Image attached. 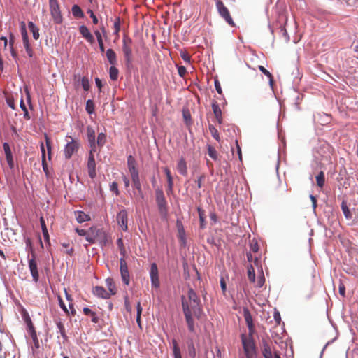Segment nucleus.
Masks as SVG:
<instances>
[{"label":"nucleus","mask_w":358,"mask_h":358,"mask_svg":"<svg viewBox=\"0 0 358 358\" xmlns=\"http://www.w3.org/2000/svg\"><path fill=\"white\" fill-rule=\"evenodd\" d=\"M82 82V86L85 91H88L90 87L89 80L87 77L84 76L82 78L81 80Z\"/></svg>","instance_id":"49"},{"label":"nucleus","mask_w":358,"mask_h":358,"mask_svg":"<svg viewBox=\"0 0 358 358\" xmlns=\"http://www.w3.org/2000/svg\"><path fill=\"white\" fill-rule=\"evenodd\" d=\"M316 182L319 187L322 188L324 187L325 183V176L323 171H320L316 176Z\"/></svg>","instance_id":"32"},{"label":"nucleus","mask_w":358,"mask_h":358,"mask_svg":"<svg viewBox=\"0 0 358 358\" xmlns=\"http://www.w3.org/2000/svg\"><path fill=\"white\" fill-rule=\"evenodd\" d=\"M197 210L199 216L200 227L203 229L205 227V211L200 207L197 208Z\"/></svg>","instance_id":"34"},{"label":"nucleus","mask_w":358,"mask_h":358,"mask_svg":"<svg viewBox=\"0 0 358 358\" xmlns=\"http://www.w3.org/2000/svg\"><path fill=\"white\" fill-rule=\"evenodd\" d=\"M235 143H236V147L235 148H231V152H232V155L233 156L235 155V151L238 157V159L240 160H241L242 159V155H241V147L239 146L238 143V141L236 140L235 141Z\"/></svg>","instance_id":"42"},{"label":"nucleus","mask_w":358,"mask_h":358,"mask_svg":"<svg viewBox=\"0 0 358 358\" xmlns=\"http://www.w3.org/2000/svg\"><path fill=\"white\" fill-rule=\"evenodd\" d=\"M106 57L108 62L111 65H115L117 64V56L116 53L113 49H108L106 51Z\"/></svg>","instance_id":"24"},{"label":"nucleus","mask_w":358,"mask_h":358,"mask_svg":"<svg viewBox=\"0 0 358 358\" xmlns=\"http://www.w3.org/2000/svg\"><path fill=\"white\" fill-rule=\"evenodd\" d=\"M208 155L213 159H215L217 157V152L216 150L211 146H208Z\"/></svg>","instance_id":"54"},{"label":"nucleus","mask_w":358,"mask_h":358,"mask_svg":"<svg viewBox=\"0 0 358 358\" xmlns=\"http://www.w3.org/2000/svg\"><path fill=\"white\" fill-rule=\"evenodd\" d=\"M214 85H215V87L217 93L220 94H222V90L221 84H220V81L218 80V78L217 76L214 78Z\"/></svg>","instance_id":"50"},{"label":"nucleus","mask_w":358,"mask_h":358,"mask_svg":"<svg viewBox=\"0 0 358 358\" xmlns=\"http://www.w3.org/2000/svg\"><path fill=\"white\" fill-rule=\"evenodd\" d=\"M57 327L59 329V332H60L62 336L64 337V338H66V333H65V328H64V326L62 324V322H57Z\"/></svg>","instance_id":"52"},{"label":"nucleus","mask_w":358,"mask_h":358,"mask_svg":"<svg viewBox=\"0 0 358 358\" xmlns=\"http://www.w3.org/2000/svg\"><path fill=\"white\" fill-rule=\"evenodd\" d=\"M178 73L180 77H184L187 73L186 68L183 66H178Z\"/></svg>","instance_id":"61"},{"label":"nucleus","mask_w":358,"mask_h":358,"mask_svg":"<svg viewBox=\"0 0 358 358\" xmlns=\"http://www.w3.org/2000/svg\"><path fill=\"white\" fill-rule=\"evenodd\" d=\"M247 259H248V262H254V264L256 266H258V262H259L258 258L256 257H253L250 252L247 254Z\"/></svg>","instance_id":"57"},{"label":"nucleus","mask_w":358,"mask_h":358,"mask_svg":"<svg viewBox=\"0 0 358 358\" xmlns=\"http://www.w3.org/2000/svg\"><path fill=\"white\" fill-rule=\"evenodd\" d=\"M119 71L118 69L112 65L109 69L110 78L112 80H117L118 78Z\"/></svg>","instance_id":"35"},{"label":"nucleus","mask_w":358,"mask_h":358,"mask_svg":"<svg viewBox=\"0 0 358 358\" xmlns=\"http://www.w3.org/2000/svg\"><path fill=\"white\" fill-rule=\"evenodd\" d=\"M185 300L187 302L190 309L192 310V313H194V316H195L197 318H199L201 314V308L200 305V300L199 297L197 296L195 292L190 288L188 291V301L185 299L184 297H182V301Z\"/></svg>","instance_id":"2"},{"label":"nucleus","mask_w":358,"mask_h":358,"mask_svg":"<svg viewBox=\"0 0 358 358\" xmlns=\"http://www.w3.org/2000/svg\"><path fill=\"white\" fill-rule=\"evenodd\" d=\"M3 148L6 155V161L10 168H13L14 166L12 152L10 148V145L8 143H4L3 144Z\"/></svg>","instance_id":"18"},{"label":"nucleus","mask_w":358,"mask_h":358,"mask_svg":"<svg viewBox=\"0 0 358 358\" xmlns=\"http://www.w3.org/2000/svg\"><path fill=\"white\" fill-rule=\"evenodd\" d=\"M136 309H137L136 322H137L138 325L139 326V327L141 328V313H142V307L141 306V302L140 301H138L137 303Z\"/></svg>","instance_id":"43"},{"label":"nucleus","mask_w":358,"mask_h":358,"mask_svg":"<svg viewBox=\"0 0 358 358\" xmlns=\"http://www.w3.org/2000/svg\"><path fill=\"white\" fill-rule=\"evenodd\" d=\"M75 215H76V220L79 223H83L85 221H89L91 220L90 215L86 214L83 211H80V210L76 211Z\"/></svg>","instance_id":"22"},{"label":"nucleus","mask_w":358,"mask_h":358,"mask_svg":"<svg viewBox=\"0 0 358 358\" xmlns=\"http://www.w3.org/2000/svg\"><path fill=\"white\" fill-rule=\"evenodd\" d=\"M106 284L107 287L108 288V292L110 294L115 295L116 294V286L115 285V282L113 280L110 278H108L106 280Z\"/></svg>","instance_id":"29"},{"label":"nucleus","mask_w":358,"mask_h":358,"mask_svg":"<svg viewBox=\"0 0 358 358\" xmlns=\"http://www.w3.org/2000/svg\"><path fill=\"white\" fill-rule=\"evenodd\" d=\"M212 110L217 122L220 124L222 122V112L217 101H213Z\"/></svg>","instance_id":"16"},{"label":"nucleus","mask_w":358,"mask_h":358,"mask_svg":"<svg viewBox=\"0 0 358 358\" xmlns=\"http://www.w3.org/2000/svg\"><path fill=\"white\" fill-rule=\"evenodd\" d=\"M262 352L264 358H273L271 346L266 341H263Z\"/></svg>","instance_id":"21"},{"label":"nucleus","mask_w":358,"mask_h":358,"mask_svg":"<svg viewBox=\"0 0 358 358\" xmlns=\"http://www.w3.org/2000/svg\"><path fill=\"white\" fill-rule=\"evenodd\" d=\"M156 202L158 206L159 212L162 217H166L167 215V203L164 194L161 189L156 191Z\"/></svg>","instance_id":"8"},{"label":"nucleus","mask_w":358,"mask_h":358,"mask_svg":"<svg viewBox=\"0 0 358 358\" xmlns=\"http://www.w3.org/2000/svg\"><path fill=\"white\" fill-rule=\"evenodd\" d=\"M273 318L276 322L277 324H280V322H281V317H280V313L275 310L274 311V313H273Z\"/></svg>","instance_id":"60"},{"label":"nucleus","mask_w":358,"mask_h":358,"mask_svg":"<svg viewBox=\"0 0 358 358\" xmlns=\"http://www.w3.org/2000/svg\"><path fill=\"white\" fill-rule=\"evenodd\" d=\"M178 241L180 242V244L182 245V246H185L186 245V235H185V230H182V231H178Z\"/></svg>","instance_id":"38"},{"label":"nucleus","mask_w":358,"mask_h":358,"mask_svg":"<svg viewBox=\"0 0 358 358\" xmlns=\"http://www.w3.org/2000/svg\"><path fill=\"white\" fill-rule=\"evenodd\" d=\"M220 14L224 17V6L221 0H215Z\"/></svg>","instance_id":"51"},{"label":"nucleus","mask_w":358,"mask_h":358,"mask_svg":"<svg viewBox=\"0 0 358 358\" xmlns=\"http://www.w3.org/2000/svg\"><path fill=\"white\" fill-rule=\"evenodd\" d=\"M29 268L33 280L35 282H37L39 279V274H38V271L37 263L36 261V256H34V257H32L31 259H30L29 260Z\"/></svg>","instance_id":"14"},{"label":"nucleus","mask_w":358,"mask_h":358,"mask_svg":"<svg viewBox=\"0 0 358 358\" xmlns=\"http://www.w3.org/2000/svg\"><path fill=\"white\" fill-rule=\"evenodd\" d=\"M87 139L90 144V150L96 151L95 131L91 127L87 128Z\"/></svg>","instance_id":"15"},{"label":"nucleus","mask_w":358,"mask_h":358,"mask_svg":"<svg viewBox=\"0 0 358 358\" xmlns=\"http://www.w3.org/2000/svg\"><path fill=\"white\" fill-rule=\"evenodd\" d=\"M150 276L151 280V285L155 288H159L160 285L159 280V272L157 266L155 263H152L150 266Z\"/></svg>","instance_id":"12"},{"label":"nucleus","mask_w":358,"mask_h":358,"mask_svg":"<svg viewBox=\"0 0 358 358\" xmlns=\"http://www.w3.org/2000/svg\"><path fill=\"white\" fill-rule=\"evenodd\" d=\"M176 169L178 171L182 176H187V163L184 157H181L178 162Z\"/></svg>","instance_id":"20"},{"label":"nucleus","mask_w":358,"mask_h":358,"mask_svg":"<svg viewBox=\"0 0 358 358\" xmlns=\"http://www.w3.org/2000/svg\"><path fill=\"white\" fill-rule=\"evenodd\" d=\"M225 21L231 27H235V24L233 21L232 17L230 15L229 11L225 7Z\"/></svg>","instance_id":"47"},{"label":"nucleus","mask_w":358,"mask_h":358,"mask_svg":"<svg viewBox=\"0 0 358 358\" xmlns=\"http://www.w3.org/2000/svg\"><path fill=\"white\" fill-rule=\"evenodd\" d=\"M288 188L287 185H280L277 190L276 196L279 199H284L287 196Z\"/></svg>","instance_id":"27"},{"label":"nucleus","mask_w":358,"mask_h":358,"mask_svg":"<svg viewBox=\"0 0 358 358\" xmlns=\"http://www.w3.org/2000/svg\"><path fill=\"white\" fill-rule=\"evenodd\" d=\"M116 218L117 223L122 229L124 231H127L128 215L127 210L125 209L120 210L117 213Z\"/></svg>","instance_id":"13"},{"label":"nucleus","mask_w":358,"mask_h":358,"mask_svg":"<svg viewBox=\"0 0 358 358\" xmlns=\"http://www.w3.org/2000/svg\"><path fill=\"white\" fill-rule=\"evenodd\" d=\"M79 32L82 36L85 38L89 43H94V38L90 31L89 29L85 25H81L79 27Z\"/></svg>","instance_id":"17"},{"label":"nucleus","mask_w":358,"mask_h":358,"mask_svg":"<svg viewBox=\"0 0 358 358\" xmlns=\"http://www.w3.org/2000/svg\"><path fill=\"white\" fill-rule=\"evenodd\" d=\"M120 270L123 282L128 285L130 282V276L127 262L122 258L120 259Z\"/></svg>","instance_id":"11"},{"label":"nucleus","mask_w":358,"mask_h":358,"mask_svg":"<svg viewBox=\"0 0 358 358\" xmlns=\"http://www.w3.org/2000/svg\"><path fill=\"white\" fill-rule=\"evenodd\" d=\"M23 45L25 48L26 52L27 53L29 57H32L34 55V51L31 48L29 41L23 42Z\"/></svg>","instance_id":"45"},{"label":"nucleus","mask_w":358,"mask_h":358,"mask_svg":"<svg viewBox=\"0 0 358 358\" xmlns=\"http://www.w3.org/2000/svg\"><path fill=\"white\" fill-rule=\"evenodd\" d=\"M341 210L343 211V213L347 220H350L352 217V213L350 210L349 208L347 205V201L343 200L341 203Z\"/></svg>","instance_id":"28"},{"label":"nucleus","mask_w":358,"mask_h":358,"mask_svg":"<svg viewBox=\"0 0 358 358\" xmlns=\"http://www.w3.org/2000/svg\"><path fill=\"white\" fill-rule=\"evenodd\" d=\"M106 142V136L104 133H100L98 135L96 145L102 148Z\"/></svg>","instance_id":"37"},{"label":"nucleus","mask_w":358,"mask_h":358,"mask_svg":"<svg viewBox=\"0 0 358 358\" xmlns=\"http://www.w3.org/2000/svg\"><path fill=\"white\" fill-rule=\"evenodd\" d=\"M258 69H259V71L261 72H262L269 79L270 84L272 85V83H273L272 74L268 70H266L263 66L259 65L258 66Z\"/></svg>","instance_id":"40"},{"label":"nucleus","mask_w":358,"mask_h":358,"mask_svg":"<svg viewBox=\"0 0 358 358\" xmlns=\"http://www.w3.org/2000/svg\"><path fill=\"white\" fill-rule=\"evenodd\" d=\"M59 306L61 307V308H62V310L66 313V314H69V310L65 305V303H64L63 300L62 299V298L60 296H59Z\"/></svg>","instance_id":"64"},{"label":"nucleus","mask_w":358,"mask_h":358,"mask_svg":"<svg viewBox=\"0 0 358 358\" xmlns=\"http://www.w3.org/2000/svg\"><path fill=\"white\" fill-rule=\"evenodd\" d=\"M110 189L115 192V194L117 196L120 194V192L118 190L117 183L115 182H112V184L110 186Z\"/></svg>","instance_id":"56"},{"label":"nucleus","mask_w":358,"mask_h":358,"mask_svg":"<svg viewBox=\"0 0 358 358\" xmlns=\"http://www.w3.org/2000/svg\"><path fill=\"white\" fill-rule=\"evenodd\" d=\"M86 111L89 114H92V113H94V104L93 101H92L90 99L87 101V103H86Z\"/></svg>","instance_id":"46"},{"label":"nucleus","mask_w":358,"mask_h":358,"mask_svg":"<svg viewBox=\"0 0 358 358\" xmlns=\"http://www.w3.org/2000/svg\"><path fill=\"white\" fill-rule=\"evenodd\" d=\"M62 246L65 248H66V252L69 255H72L73 253V248L72 247L69 248V243H62Z\"/></svg>","instance_id":"62"},{"label":"nucleus","mask_w":358,"mask_h":358,"mask_svg":"<svg viewBox=\"0 0 358 358\" xmlns=\"http://www.w3.org/2000/svg\"><path fill=\"white\" fill-rule=\"evenodd\" d=\"M164 171L166 176L167 182H168V191L171 192L173 187V180L171 173V171L168 167L164 168Z\"/></svg>","instance_id":"25"},{"label":"nucleus","mask_w":358,"mask_h":358,"mask_svg":"<svg viewBox=\"0 0 358 358\" xmlns=\"http://www.w3.org/2000/svg\"><path fill=\"white\" fill-rule=\"evenodd\" d=\"M96 151L90 150L89 153L88 160H87V171L88 175L92 178L94 179L96 176V162L94 159V152Z\"/></svg>","instance_id":"10"},{"label":"nucleus","mask_w":358,"mask_h":358,"mask_svg":"<svg viewBox=\"0 0 358 358\" xmlns=\"http://www.w3.org/2000/svg\"><path fill=\"white\" fill-rule=\"evenodd\" d=\"M28 327L29 328V330H30V333H31V336L33 339V341L34 343V345L36 348H39V342H38V338H37V335H36V331L34 330V326L31 322V320H29V323H28Z\"/></svg>","instance_id":"26"},{"label":"nucleus","mask_w":358,"mask_h":358,"mask_svg":"<svg viewBox=\"0 0 358 358\" xmlns=\"http://www.w3.org/2000/svg\"><path fill=\"white\" fill-rule=\"evenodd\" d=\"M180 57L185 62L190 63L191 57L187 52H181Z\"/></svg>","instance_id":"53"},{"label":"nucleus","mask_w":358,"mask_h":358,"mask_svg":"<svg viewBox=\"0 0 358 358\" xmlns=\"http://www.w3.org/2000/svg\"><path fill=\"white\" fill-rule=\"evenodd\" d=\"M93 294L102 299H109L110 297V293L105 289L104 287L101 286H96L93 289Z\"/></svg>","instance_id":"19"},{"label":"nucleus","mask_w":358,"mask_h":358,"mask_svg":"<svg viewBox=\"0 0 358 358\" xmlns=\"http://www.w3.org/2000/svg\"><path fill=\"white\" fill-rule=\"evenodd\" d=\"M264 282H265V278H264V276L263 275V274H262L261 275H259L257 278V286L258 287H262L264 284Z\"/></svg>","instance_id":"59"},{"label":"nucleus","mask_w":358,"mask_h":358,"mask_svg":"<svg viewBox=\"0 0 358 358\" xmlns=\"http://www.w3.org/2000/svg\"><path fill=\"white\" fill-rule=\"evenodd\" d=\"M87 13L90 14V17L92 19L93 24H97L99 23V20L97 17L94 15V12L91 9H88Z\"/></svg>","instance_id":"55"},{"label":"nucleus","mask_w":358,"mask_h":358,"mask_svg":"<svg viewBox=\"0 0 358 358\" xmlns=\"http://www.w3.org/2000/svg\"><path fill=\"white\" fill-rule=\"evenodd\" d=\"M86 241L90 243H99L101 246H106L110 242L109 236L103 229L94 227L90 228V234L87 235Z\"/></svg>","instance_id":"1"},{"label":"nucleus","mask_w":358,"mask_h":358,"mask_svg":"<svg viewBox=\"0 0 358 358\" xmlns=\"http://www.w3.org/2000/svg\"><path fill=\"white\" fill-rule=\"evenodd\" d=\"M241 341L244 353L246 358H255L256 357V349L255 342L251 336H241Z\"/></svg>","instance_id":"3"},{"label":"nucleus","mask_w":358,"mask_h":358,"mask_svg":"<svg viewBox=\"0 0 358 358\" xmlns=\"http://www.w3.org/2000/svg\"><path fill=\"white\" fill-rule=\"evenodd\" d=\"M76 231L78 233V235L82 236H85V238L87 237V235L90 234V229L87 231H85L84 229H80L78 228H76Z\"/></svg>","instance_id":"58"},{"label":"nucleus","mask_w":358,"mask_h":358,"mask_svg":"<svg viewBox=\"0 0 358 358\" xmlns=\"http://www.w3.org/2000/svg\"><path fill=\"white\" fill-rule=\"evenodd\" d=\"M22 25L21 27V34H22V42L28 41L29 38H28L27 32V30L25 28V24L24 22H22Z\"/></svg>","instance_id":"48"},{"label":"nucleus","mask_w":358,"mask_h":358,"mask_svg":"<svg viewBox=\"0 0 358 358\" xmlns=\"http://www.w3.org/2000/svg\"><path fill=\"white\" fill-rule=\"evenodd\" d=\"M127 166L131 175L133 185L141 182L138 171L136 166V160L131 155H129L127 157Z\"/></svg>","instance_id":"7"},{"label":"nucleus","mask_w":358,"mask_h":358,"mask_svg":"<svg viewBox=\"0 0 358 358\" xmlns=\"http://www.w3.org/2000/svg\"><path fill=\"white\" fill-rule=\"evenodd\" d=\"M40 224L41 226L42 233L44 237V240L46 243H50V236L47 229L45 220L43 217H40Z\"/></svg>","instance_id":"23"},{"label":"nucleus","mask_w":358,"mask_h":358,"mask_svg":"<svg viewBox=\"0 0 358 358\" xmlns=\"http://www.w3.org/2000/svg\"><path fill=\"white\" fill-rule=\"evenodd\" d=\"M24 241H25L27 249L31 254V257H34V256H36V254H35L34 249L32 245L31 238H25Z\"/></svg>","instance_id":"36"},{"label":"nucleus","mask_w":358,"mask_h":358,"mask_svg":"<svg viewBox=\"0 0 358 358\" xmlns=\"http://www.w3.org/2000/svg\"><path fill=\"white\" fill-rule=\"evenodd\" d=\"M248 277L250 282H255V272L252 265L248 267Z\"/></svg>","instance_id":"39"},{"label":"nucleus","mask_w":358,"mask_h":358,"mask_svg":"<svg viewBox=\"0 0 358 358\" xmlns=\"http://www.w3.org/2000/svg\"><path fill=\"white\" fill-rule=\"evenodd\" d=\"M73 15L76 18H83L84 17V13L80 8V7L78 5H73L71 8Z\"/></svg>","instance_id":"30"},{"label":"nucleus","mask_w":358,"mask_h":358,"mask_svg":"<svg viewBox=\"0 0 358 358\" xmlns=\"http://www.w3.org/2000/svg\"><path fill=\"white\" fill-rule=\"evenodd\" d=\"M133 41L128 36L124 35L122 38V50L124 53L125 61L127 64L132 62Z\"/></svg>","instance_id":"4"},{"label":"nucleus","mask_w":358,"mask_h":358,"mask_svg":"<svg viewBox=\"0 0 358 358\" xmlns=\"http://www.w3.org/2000/svg\"><path fill=\"white\" fill-rule=\"evenodd\" d=\"M172 345L174 358H182L180 348L178 346L177 341L175 339L172 341Z\"/></svg>","instance_id":"33"},{"label":"nucleus","mask_w":358,"mask_h":358,"mask_svg":"<svg viewBox=\"0 0 358 358\" xmlns=\"http://www.w3.org/2000/svg\"><path fill=\"white\" fill-rule=\"evenodd\" d=\"M71 141H68L64 149V154L66 159L71 158L74 153H76L80 148V142L78 140L73 139L71 136H66Z\"/></svg>","instance_id":"6"},{"label":"nucleus","mask_w":358,"mask_h":358,"mask_svg":"<svg viewBox=\"0 0 358 358\" xmlns=\"http://www.w3.org/2000/svg\"><path fill=\"white\" fill-rule=\"evenodd\" d=\"M245 319L249 328L252 327V317L250 313L248 312L245 313Z\"/></svg>","instance_id":"63"},{"label":"nucleus","mask_w":358,"mask_h":358,"mask_svg":"<svg viewBox=\"0 0 358 358\" xmlns=\"http://www.w3.org/2000/svg\"><path fill=\"white\" fill-rule=\"evenodd\" d=\"M28 27H29V29H30V31L33 34L34 38L36 40H38L39 38V36H40L38 29L36 27V25L32 22H29Z\"/></svg>","instance_id":"31"},{"label":"nucleus","mask_w":358,"mask_h":358,"mask_svg":"<svg viewBox=\"0 0 358 358\" xmlns=\"http://www.w3.org/2000/svg\"><path fill=\"white\" fill-rule=\"evenodd\" d=\"M114 34L116 36H119V32L120 31V17H116L114 22Z\"/></svg>","instance_id":"44"},{"label":"nucleus","mask_w":358,"mask_h":358,"mask_svg":"<svg viewBox=\"0 0 358 358\" xmlns=\"http://www.w3.org/2000/svg\"><path fill=\"white\" fill-rule=\"evenodd\" d=\"M182 305L184 315L185 316L186 322L188 326V329L191 332H194L195 331L194 323L192 318L194 313H192V310L190 309L186 301L183 300Z\"/></svg>","instance_id":"9"},{"label":"nucleus","mask_w":358,"mask_h":358,"mask_svg":"<svg viewBox=\"0 0 358 358\" xmlns=\"http://www.w3.org/2000/svg\"><path fill=\"white\" fill-rule=\"evenodd\" d=\"M209 131L212 136L217 141H220V136L217 129L212 124L209 125Z\"/></svg>","instance_id":"41"},{"label":"nucleus","mask_w":358,"mask_h":358,"mask_svg":"<svg viewBox=\"0 0 358 358\" xmlns=\"http://www.w3.org/2000/svg\"><path fill=\"white\" fill-rule=\"evenodd\" d=\"M50 11L55 24H59L63 21V17L61 13L59 4L57 0H50L49 1Z\"/></svg>","instance_id":"5"}]
</instances>
